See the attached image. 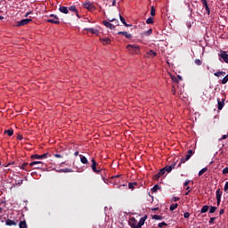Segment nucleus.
I'll use <instances>...</instances> for the list:
<instances>
[{"label":"nucleus","instance_id":"53","mask_svg":"<svg viewBox=\"0 0 228 228\" xmlns=\"http://www.w3.org/2000/svg\"><path fill=\"white\" fill-rule=\"evenodd\" d=\"M223 174H224V175L228 174V167H224L223 169Z\"/></svg>","mask_w":228,"mask_h":228},{"label":"nucleus","instance_id":"26","mask_svg":"<svg viewBox=\"0 0 228 228\" xmlns=\"http://www.w3.org/2000/svg\"><path fill=\"white\" fill-rule=\"evenodd\" d=\"M214 76H216V77H220V76H225V71H218L214 73Z\"/></svg>","mask_w":228,"mask_h":228},{"label":"nucleus","instance_id":"63","mask_svg":"<svg viewBox=\"0 0 228 228\" xmlns=\"http://www.w3.org/2000/svg\"><path fill=\"white\" fill-rule=\"evenodd\" d=\"M159 209V208H151V211H158Z\"/></svg>","mask_w":228,"mask_h":228},{"label":"nucleus","instance_id":"32","mask_svg":"<svg viewBox=\"0 0 228 228\" xmlns=\"http://www.w3.org/2000/svg\"><path fill=\"white\" fill-rule=\"evenodd\" d=\"M152 220H163L162 216L154 215L152 216Z\"/></svg>","mask_w":228,"mask_h":228},{"label":"nucleus","instance_id":"19","mask_svg":"<svg viewBox=\"0 0 228 228\" xmlns=\"http://www.w3.org/2000/svg\"><path fill=\"white\" fill-rule=\"evenodd\" d=\"M119 19L122 22V24H124V26H126V28H131V25L127 24V22H126V19L122 16V14H119Z\"/></svg>","mask_w":228,"mask_h":228},{"label":"nucleus","instance_id":"45","mask_svg":"<svg viewBox=\"0 0 228 228\" xmlns=\"http://www.w3.org/2000/svg\"><path fill=\"white\" fill-rule=\"evenodd\" d=\"M224 191H225V193H228V181L224 184Z\"/></svg>","mask_w":228,"mask_h":228},{"label":"nucleus","instance_id":"27","mask_svg":"<svg viewBox=\"0 0 228 228\" xmlns=\"http://www.w3.org/2000/svg\"><path fill=\"white\" fill-rule=\"evenodd\" d=\"M201 4L205 7V10L208 11L209 5H208V0H201Z\"/></svg>","mask_w":228,"mask_h":228},{"label":"nucleus","instance_id":"55","mask_svg":"<svg viewBox=\"0 0 228 228\" xmlns=\"http://www.w3.org/2000/svg\"><path fill=\"white\" fill-rule=\"evenodd\" d=\"M53 156H54V158H63V156H61V154H58V153L54 154Z\"/></svg>","mask_w":228,"mask_h":228},{"label":"nucleus","instance_id":"30","mask_svg":"<svg viewBox=\"0 0 228 228\" xmlns=\"http://www.w3.org/2000/svg\"><path fill=\"white\" fill-rule=\"evenodd\" d=\"M148 54H149V56H151V58H154V56H157L158 53L156 52H154L153 50H150L148 52Z\"/></svg>","mask_w":228,"mask_h":228},{"label":"nucleus","instance_id":"3","mask_svg":"<svg viewBox=\"0 0 228 228\" xmlns=\"http://www.w3.org/2000/svg\"><path fill=\"white\" fill-rule=\"evenodd\" d=\"M49 158V153H44L42 155L34 154L31 155V159H47Z\"/></svg>","mask_w":228,"mask_h":228},{"label":"nucleus","instance_id":"60","mask_svg":"<svg viewBox=\"0 0 228 228\" xmlns=\"http://www.w3.org/2000/svg\"><path fill=\"white\" fill-rule=\"evenodd\" d=\"M112 6H117V0L112 1Z\"/></svg>","mask_w":228,"mask_h":228},{"label":"nucleus","instance_id":"58","mask_svg":"<svg viewBox=\"0 0 228 228\" xmlns=\"http://www.w3.org/2000/svg\"><path fill=\"white\" fill-rule=\"evenodd\" d=\"M188 184H190V180L185 181L183 186H188Z\"/></svg>","mask_w":228,"mask_h":228},{"label":"nucleus","instance_id":"31","mask_svg":"<svg viewBox=\"0 0 228 228\" xmlns=\"http://www.w3.org/2000/svg\"><path fill=\"white\" fill-rule=\"evenodd\" d=\"M228 74L221 80L222 85H227Z\"/></svg>","mask_w":228,"mask_h":228},{"label":"nucleus","instance_id":"23","mask_svg":"<svg viewBox=\"0 0 228 228\" xmlns=\"http://www.w3.org/2000/svg\"><path fill=\"white\" fill-rule=\"evenodd\" d=\"M217 104H218L217 109L223 110L225 103L224 102L220 101V99H217Z\"/></svg>","mask_w":228,"mask_h":228},{"label":"nucleus","instance_id":"54","mask_svg":"<svg viewBox=\"0 0 228 228\" xmlns=\"http://www.w3.org/2000/svg\"><path fill=\"white\" fill-rule=\"evenodd\" d=\"M227 138H228V134H224V135H223V136L220 138V140H227Z\"/></svg>","mask_w":228,"mask_h":228},{"label":"nucleus","instance_id":"29","mask_svg":"<svg viewBox=\"0 0 228 228\" xmlns=\"http://www.w3.org/2000/svg\"><path fill=\"white\" fill-rule=\"evenodd\" d=\"M4 133L8 134V136H13V129L5 130Z\"/></svg>","mask_w":228,"mask_h":228},{"label":"nucleus","instance_id":"34","mask_svg":"<svg viewBox=\"0 0 228 228\" xmlns=\"http://www.w3.org/2000/svg\"><path fill=\"white\" fill-rule=\"evenodd\" d=\"M159 189H160L159 185L156 184V185H154L153 188L151 189V191H152L153 193H156V191H158V190H159Z\"/></svg>","mask_w":228,"mask_h":228},{"label":"nucleus","instance_id":"40","mask_svg":"<svg viewBox=\"0 0 228 228\" xmlns=\"http://www.w3.org/2000/svg\"><path fill=\"white\" fill-rule=\"evenodd\" d=\"M166 170H165V168L163 167L162 169H160L159 171V175H160V177H161V175H165V174H166Z\"/></svg>","mask_w":228,"mask_h":228},{"label":"nucleus","instance_id":"47","mask_svg":"<svg viewBox=\"0 0 228 228\" xmlns=\"http://www.w3.org/2000/svg\"><path fill=\"white\" fill-rule=\"evenodd\" d=\"M216 211V207H211L209 209V213H215Z\"/></svg>","mask_w":228,"mask_h":228},{"label":"nucleus","instance_id":"13","mask_svg":"<svg viewBox=\"0 0 228 228\" xmlns=\"http://www.w3.org/2000/svg\"><path fill=\"white\" fill-rule=\"evenodd\" d=\"M145 220H147V216L141 217L139 223L137 224V228H142V226L145 224Z\"/></svg>","mask_w":228,"mask_h":228},{"label":"nucleus","instance_id":"20","mask_svg":"<svg viewBox=\"0 0 228 228\" xmlns=\"http://www.w3.org/2000/svg\"><path fill=\"white\" fill-rule=\"evenodd\" d=\"M80 161L83 163V165H88V159L83 155H79Z\"/></svg>","mask_w":228,"mask_h":228},{"label":"nucleus","instance_id":"62","mask_svg":"<svg viewBox=\"0 0 228 228\" xmlns=\"http://www.w3.org/2000/svg\"><path fill=\"white\" fill-rule=\"evenodd\" d=\"M176 77H177V79H179V81H183V77L178 75Z\"/></svg>","mask_w":228,"mask_h":228},{"label":"nucleus","instance_id":"36","mask_svg":"<svg viewBox=\"0 0 228 228\" xmlns=\"http://www.w3.org/2000/svg\"><path fill=\"white\" fill-rule=\"evenodd\" d=\"M207 171H208V167L202 168V169L199 172V176L200 177V175H202L203 174H206Z\"/></svg>","mask_w":228,"mask_h":228},{"label":"nucleus","instance_id":"17","mask_svg":"<svg viewBox=\"0 0 228 228\" xmlns=\"http://www.w3.org/2000/svg\"><path fill=\"white\" fill-rule=\"evenodd\" d=\"M17 222L18 221H15V220H12V219H7L5 221V225H8L9 227H12L13 225H17Z\"/></svg>","mask_w":228,"mask_h":228},{"label":"nucleus","instance_id":"59","mask_svg":"<svg viewBox=\"0 0 228 228\" xmlns=\"http://www.w3.org/2000/svg\"><path fill=\"white\" fill-rule=\"evenodd\" d=\"M31 12H27L25 15H24V17H29V15H31Z\"/></svg>","mask_w":228,"mask_h":228},{"label":"nucleus","instance_id":"35","mask_svg":"<svg viewBox=\"0 0 228 228\" xmlns=\"http://www.w3.org/2000/svg\"><path fill=\"white\" fill-rule=\"evenodd\" d=\"M158 227L159 228L168 227V224L165 222H162L158 224Z\"/></svg>","mask_w":228,"mask_h":228},{"label":"nucleus","instance_id":"38","mask_svg":"<svg viewBox=\"0 0 228 228\" xmlns=\"http://www.w3.org/2000/svg\"><path fill=\"white\" fill-rule=\"evenodd\" d=\"M136 183L134 182V183H128V188L130 189V190H134V186H136Z\"/></svg>","mask_w":228,"mask_h":228},{"label":"nucleus","instance_id":"1","mask_svg":"<svg viewBox=\"0 0 228 228\" xmlns=\"http://www.w3.org/2000/svg\"><path fill=\"white\" fill-rule=\"evenodd\" d=\"M126 49L130 54H140V46L136 45H128Z\"/></svg>","mask_w":228,"mask_h":228},{"label":"nucleus","instance_id":"24","mask_svg":"<svg viewBox=\"0 0 228 228\" xmlns=\"http://www.w3.org/2000/svg\"><path fill=\"white\" fill-rule=\"evenodd\" d=\"M177 208H179V204L177 203H175V204H172L169 208V210L170 211H175V209H177Z\"/></svg>","mask_w":228,"mask_h":228},{"label":"nucleus","instance_id":"18","mask_svg":"<svg viewBox=\"0 0 228 228\" xmlns=\"http://www.w3.org/2000/svg\"><path fill=\"white\" fill-rule=\"evenodd\" d=\"M118 35H123L128 40H131V38H133V35H131V34H129V33H127L126 31H119V32H118Z\"/></svg>","mask_w":228,"mask_h":228},{"label":"nucleus","instance_id":"61","mask_svg":"<svg viewBox=\"0 0 228 228\" xmlns=\"http://www.w3.org/2000/svg\"><path fill=\"white\" fill-rule=\"evenodd\" d=\"M63 172H66V173L67 172H72V169L66 168V169L63 170Z\"/></svg>","mask_w":228,"mask_h":228},{"label":"nucleus","instance_id":"5","mask_svg":"<svg viewBox=\"0 0 228 228\" xmlns=\"http://www.w3.org/2000/svg\"><path fill=\"white\" fill-rule=\"evenodd\" d=\"M29 167H35L34 168H43L44 167V162L42 161H33L29 164Z\"/></svg>","mask_w":228,"mask_h":228},{"label":"nucleus","instance_id":"56","mask_svg":"<svg viewBox=\"0 0 228 228\" xmlns=\"http://www.w3.org/2000/svg\"><path fill=\"white\" fill-rule=\"evenodd\" d=\"M224 213H225V209H224V208L219 211L220 216L224 215Z\"/></svg>","mask_w":228,"mask_h":228},{"label":"nucleus","instance_id":"52","mask_svg":"<svg viewBox=\"0 0 228 228\" xmlns=\"http://www.w3.org/2000/svg\"><path fill=\"white\" fill-rule=\"evenodd\" d=\"M177 200H181V198H179V197L173 198V202H177Z\"/></svg>","mask_w":228,"mask_h":228},{"label":"nucleus","instance_id":"51","mask_svg":"<svg viewBox=\"0 0 228 228\" xmlns=\"http://www.w3.org/2000/svg\"><path fill=\"white\" fill-rule=\"evenodd\" d=\"M183 217H185V218H190V213H189V212H185V213L183 214Z\"/></svg>","mask_w":228,"mask_h":228},{"label":"nucleus","instance_id":"57","mask_svg":"<svg viewBox=\"0 0 228 228\" xmlns=\"http://www.w3.org/2000/svg\"><path fill=\"white\" fill-rule=\"evenodd\" d=\"M24 137L22 136V135H20V134H19L18 136H17V140H22Z\"/></svg>","mask_w":228,"mask_h":228},{"label":"nucleus","instance_id":"14","mask_svg":"<svg viewBox=\"0 0 228 228\" xmlns=\"http://www.w3.org/2000/svg\"><path fill=\"white\" fill-rule=\"evenodd\" d=\"M102 24L105 26V28H109V29H115V25H113L108 20H103Z\"/></svg>","mask_w":228,"mask_h":228},{"label":"nucleus","instance_id":"15","mask_svg":"<svg viewBox=\"0 0 228 228\" xmlns=\"http://www.w3.org/2000/svg\"><path fill=\"white\" fill-rule=\"evenodd\" d=\"M20 167L21 168V170H26L27 172H29L33 167H29V164L24 162Z\"/></svg>","mask_w":228,"mask_h":228},{"label":"nucleus","instance_id":"8","mask_svg":"<svg viewBox=\"0 0 228 228\" xmlns=\"http://www.w3.org/2000/svg\"><path fill=\"white\" fill-rule=\"evenodd\" d=\"M219 58H222L224 63H228V54L225 51H221V53L218 54Z\"/></svg>","mask_w":228,"mask_h":228},{"label":"nucleus","instance_id":"64","mask_svg":"<svg viewBox=\"0 0 228 228\" xmlns=\"http://www.w3.org/2000/svg\"><path fill=\"white\" fill-rule=\"evenodd\" d=\"M206 12H207L208 15H210V14H211V11L209 10V8H208V11L206 10Z\"/></svg>","mask_w":228,"mask_h":228},{"label":"nucleus","instance_id":"49","mask_svg":"<svg viewBox=\"0 0 228 228\" xmlns=\"http://www.w3.org/2000/svg\"><path fill=\"white\" fill-rule=\"evenodd\" d=\"M216 220V217H210L208 224H213Z\"/></svg>","mask_w":228,"mask_h":228},{"label":"nucleus","instance_id":"43","mask_svg":"<svg viewBox=\"0 0 228 228\" xmlns=\"http://www.w3.org/2000/svg\"><path fill=\"white\" fill-rule=\"evenodd\" d=\"M194 62H195V64L198 65V66L202 65V61H200V59H196V60L194 61Z\"/></svg>","mask_w":228,"mask_h":228},{"label":"nucleus","instance_id":"28","mask_svg":"<svg viewBox=\"0 0 228 228\" xmlns=\"http://www.w3.org/2000/svg\"><path fill=\"white\" fill-rule=\"evenodd\" d=\"M101 42H102V44H111V39H110V38H102Z\"/></svg>","mask_w":228,"mask_h":228},{"label":"nucleus","instance_id":"37","mask_svg":"<svg viewBox=\"0 0 228 228\" xmlns=\"http://www.w3.org/2000/svg\"><path fill=\"white\" fill-rule=\"evenodd\" d=\"M146 24H154V19H152V17L148 18Z\"/></svg>","mask_w":228,"mask_h":228},{"label":"nucleus","instance_id":"39","mask_svg":"<svg viewBox=\"0 0 228 228\" xmlns=\"http://www.w3.org/2000/svg\"><path fill=\"white\" fill-rule=\"evenodd\" d=\"M164 170H166L167 174H170V172H172V167H170V166H167L164 167Z\"/></svg>","mask_w":228,"mask_h":228},{"label":"nucleus","instance_id":"10","mask_svg":"<svg viewBox=\"0 0 228 228\" xmlns=\"http://www.w3.org/2000/svg\"><path fill=\"white\" fill-rule=\"evenodd\" d=\"M84 8H86V10H89V12H94V10H95V6L94 5V4L90 2H86L84 4Z\"/></svg>","mask_w":228,"mask_h":228},{"label":"nucleus","instance_id":"12","mask_svg":"<svg viewBox=\"0 0 228 228\" xmlns=\"http://www.w3.org/2000/svg\"><path fill=\"white\" fill-rule=\"evenodd\" d=\"M84 31H88L89 33H92L93 35H99V30L97 28H84Z\"/></svg>","mask_w":228,"mask_h":228},{"label":"nucleus","instance_id":"41","mask_svg":"<svg viewBox=\"0 0 228 228\" xmlns=\"http://www.w3.org/2000/svg\"><path fill=\"white\" fill-rule=\"evenodd\" d=\"M171 79L174 81V83H179V79L175 76H171Z\"/></svg>","mask_w":228,"mask_h":228},{"label":"nucleus","instance_id":"48","mask_svg":"<svg viewBox=\"0 0 228 228\" xmlns=\"http://www.w3.org/2000/svg\"><path fill=\"white\" fill-rule=\"evenodd\" d=\"M177 165V162H174L171 166H169L171 167L172 170H174V168H175Z\"/></svg>","mask_w":228,"mask_h":228},{"label":"nucleus","instance_id":"6","mask_svg":"<svg viewBox=\"0 0 228 228\" xmlns=\"http://www.w3.org/2000/svg\"><path fill=\"white\" fill-rule=\"evenodd\" d=\"M222 191L220 189H217L216 191V205L220 206V202H222Z\"/></svg>","mask_w":228,"mask_h":228},{"label":"nucleus","instance_id":"4","mask_svg":"<svg viewBox=\"0 0 228 228\" xmlns=\"http://www.w3.org/2000/svg\"><path fill=\"white\" fill-rule=\"evenodd\" d=\"M51 19L47 20L46 22H50V24H60V20L58 16L54 14H50Z\"/></svg>","mask_w":228,"mask_h":228},{"label":"nucleus","instance_id":"44","mask_svg":"<svg viewBox=\"0 0 228 228\" xmlns=\"http://www.w3.org/2000/svg\"><path fill=\"white\" fill-rule=\"evenodd\" d=\"M109 22H115L116 26H118V20H116V19L110 20L109 19Z\"/></svg>","mask_w":228,"mask_h":228},{"label":"nucleus","instance_id":"22","mask_svg":"<svg viewBox=\"0 0 228 228\" xmlns=\"http://www.w3.org/2000/svg\"><path fill=\"white\" fill-rule=\"evenodd\" d=\"M19 227L20 228H28V224L26 223V220L20 221Z\"/></svg>","mask_w":228,"mask_h":228},{"label":"nucleus","instance_id":"46","mask_svg":"<svg viewBox=\"0 0 228 228\" xmlns=\"http://www.w3.org/2000/svg\"><path fill=\"white\" fill-rule=\"evenodd\" d=\"M159 177H161V176H160L159 173H158V174H156V175L153 176V179H154L155 181H158V179H159Z\"/></svg>","mask_w":228,"mask_h":228},{"label":"nucleus","instance_id":"16","mask_svg":"<svg viewBox=\"0 0 228 228\" xmlns=\"http://www.w3.org/2000/svg\"><path fill=\"white\" fill-rule=\"evenodd\" d=\"M190 158H191L190 155L185 156V158L181 159L179 164L177 165V168H180L182 163H186V161L190 160Z\"/></svg>","mask_w":228,"mask_h":228},{"label":"nucleus","instance_id":"33","mask_svg":"<svg viewBox=\"0 0 228 228\" xmlns=\"http://www.w3.org/2000/svg\"><path fill=\"white\" fill-rule=\"evenodd\" d=\"M144 37H151L152 35V28H150L148 31L143 33Z\"/></svg>","mask_w":228,"mask_h":228},{"label":"nucleus","instance_id":"25","mask_svg":"<svg viewBox=\"0 0 228 228\" xmlns=\"http://www.w3.org/2000/svg\"><path fill=\"white\" fill-rule=\"evenodd\" d=\"M208 211H209V206L205 205L202 207L200 213H208Z\"/></svg>","mask_w":228,"mask_h":228},{"label":"nucleus","instance_id":"9","mask_svg":"<svg viewBox=\"0 0 228 228\" xmlns=\"http://www.w3.org/2000/svg\"><path fill=\"white\" fill-rule=\"evenodd\" d=\"M128 224L132 228H138V221H136V218L134 217H131L128 221Z\"/></svg>","mask_w":228,"mask_h":228},{"label":"nucleus","instance_id":"50","mask_svg":"<svg viewBox=\"0 0 228 228\" xmlns=\"http://www.w3.org/2000/svg\"><path fill=\"white\" fill-rule=\"evenodd\" d=\"M187 154L189 155V156H193V150H189L188 151H187Z\"/></svg>","mask_w":228,"mask_h":228},{"label":"nucleus","instance_id":"11","mask_svg":"<svg viewBox=\"0 0 228 228\" xmlns=\"http://www.w3.org/2000/svg\"><path fill=\"white\" fill-rule=\"evenodd\" d=\"M68 10L69 12H71V13H75V15L79 18V12H77V8H76V5L69 6Z\"/></svg>","mask_w":228,"mask_h":228},{"label":"nucleus","instance_id":"7","mask_svg":"<svg viewBox=\"0 0 228 228\" xmlns=\"http://www.w3.org/2000/svg\"><path fill=\"white\" fill-rule=\"evenodd\" d=\"M31 19H24L17 22V28H20V26H26V24H29L31 22Z\"/></svg>","mask_w":228,"mask_h":228},{"label":"nucleus","instance_id":"2","mask_svg":"<svg viewBox=\"0 0 228 228\" xmlns=\"http://www.w3.org/2000/svg\"><path fill=\"white\" fill-rule=\"evenodd\" d=\"M92 170L93 172H94V174H101V172H102V169H97V162L95 161V159H92Z\"/></svg>","mask_w":228,"mask_h":228},{"label":"nucleus","instance_id":"21","mask_svg":"<svg viewBox=\"0 0 228 228\" xmlns=\"http://www.w3.org/2000/svg\"><path fill=\"white\" fill-rule=\"evenodd\" d=\"M59 12H61V13H69V8L65 7V6H60L59 8Z\"/></svg>","mask_w":228,"mask_h":228},{"label":"nucleus","instance_id":"42","mask_svg":"<svg viewBox=\"0 0 228 228\" xmlns=\"http://www.w3.org/2000/svg\"><path fill=\"white\" fill-rule=\"evenodd\" d=\"M151 15L152 17H154V15H156V9H154V6H151Z\"/></svg>","mask_w":228,"mask_h":228}]
</instances>
